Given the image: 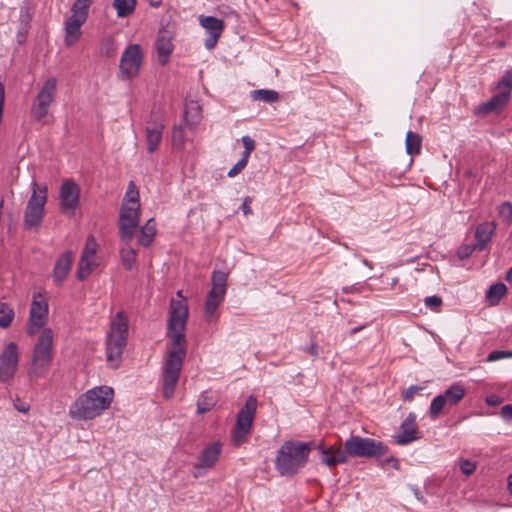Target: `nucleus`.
<instances>
[{
	"label": "nucleus",
	"instance_id": "58836bf2",
	"mask_svg": "<svg viewBox=\"0 0 512 512\" xmlns=\"http://www.w3.org/2000/svg\"><path fill=\"white\" fill-rule=\"evenodd\" d=\"M122 204L140 205L139 191L133 181H130L128 185Z\"/></svg>",
	"mask_w": 512,
	"mask_h": 512
},
{
	"label": "nucleus",
	"instance_id": "72a5a7b5",
	"mask_svg": "<svg viewBox=\"0 0 512 512\" xmlns=\"http://www.w3.org/2000/svg\"><path fill=\"white\" fill-rule=\"evenodd\" d=\"M117 52V45L114 37L107 35L102 38L99 45V53L103 57H114Z\"/></svg>",
	"mask_w": 512,
	"mask_h": 512
},
{
	"label": "nucleus",
	"instance_id": "79ce46f5",
	"mask_svg": "<svg viewBox=\"0 0 512 512\" xmlns=\"http://www.w3.org/2000/svg\"><path fill=\"white\" fill-rule=\"evenodd\" d=\"M97 247L95 239L92 236L88 237L81 256H95Z\"/></svg>",
	"mask_w": 512,
	"mask_h": 512
},
{
	"label": "nucleus",
	"instance_id": "ddd939ff",
	"mask_svg": "<svg viewBox=\"0 0 512 512\" xmlns=\"http://www.w3.org/2000/svg\"><path fill=\"white\" fill-rule=\"evenodd\" d=\"M19 363V349L15 342L8 343L0 354V382L10 381L16 374Z\"/></svg>",
	"mask_w": 512,
	"mask_h": 512
},
{
	"label": "nucleus",
	"instance_id": "9b49d317",
	"mask_svg": "<svg viewBox=\"0 0 512 512\" xmlns=\"http://www.w3.org/2000/svg\"><path fill=\"white\" fill-rule=\"evenodd\" d=\"M139 220L140 205L122 204L119 214V234L121 240L126 244L133 240Z\"/></svg>",
	"mask_w": 512,
	"mask_h": 512
},
{
	"label": "nucleus",
	"instance_id": "9d476101",
	"mask_svg": "<svg viewBox=\"0 0 512 512\" xmlns=\"http://www.w3.org/2000/svg\"><path fill=\"white\" fill-rule=\"evenodd\" d=\"M257 400L250 396L237 414L235 427L232 431V441L236 446L241 445L249 434L255 417Z\"/></svg>",
	"mask_w": 512,
	"mask_h": 512
},
{
	"label": "nucleus",
	"instance_id": "1a4fd4ad",
	"mask_svg": "<svg viewBox=\"0 0 512 512\" xmlns=\"http://www.w3.org/2000/svg\"><path fill=\"white\" fill-rule=\"evenodd\" d=\"M144 60V53L139 44H130L123 51L119 63V77L131 80L138 76Z\"/></svg>",
	"mask_w": 512,
	"mask_h": 512
},
{
	"label": "nucleus",
	"instance_id": "c85d7f7f",
	"mask_svg": "<svg viewBox=\"0 0 512 512\" xmlns=\"http://www.w3.org/2000/svg\"><path fill=\"white\" fill-rule=\"evenodd\" d=\"M99 264L98 258H80L76 271L77 278L86 279Z\"/></svg>",
	"mask_w": 512,
	"mask_h": 512
},
{
	"label": "nucleus",
	"instance_id": "aec40b11",
	"mask_svg": "<svg viewBox=\"0 0 512 512\" xmlns=\"http://www.w3.org/2000/svg\"><path fill=\"white\" fill-rule=\"evenodd\" d=\"M395 439L399 445H406V444L418 439L415 414L410 413L407 416V418L401 424L400 433L397 436H395Z\"/></svg>",
	"mask_w": 512,
	"mask_h": 512
},
{
	"label": "nucleus",
	"instance_id": "f3484780",
	"mask_svg": "<svg viewBox=\"0 0 512 512\" xmlns=\"http://www.w3.org/2000/svg\"><path fill=\"white\" fill-rule=\"evenodd\" d=\"M318 450L320 452L321 463L329 468H334L338 464H344L348 461L346 452L339 443L333 444L329 447L319 444Z\"/></svg>",
	"mask_w": 512,
	"mask_h": 512
},
{
	"label": "nucleus",
	"instance_id": "4be33fe9",
	"mask_svg": "<svg viewBox=\"0 0 512 512\" xmlns=\"http://www.w3.org/2000/svg\"><path fill=\"white\" fill-rule=\"evenodd\" d=\"M222 450V444L219 441L207 445L201 453L199 462L196 465L199 468H210L217 462Z\"/></svg>",
	"mask_w": 512,
	"mask_h": 512
},
{
	"label": "nucleus",
	"instance_id": "a211bd4d",
	"mask_svg": "<svg viewBox=\"0 0 512 512\" xmlns=\"http://www.w3.org/2000/svg\"><path fill=\"white\" fill-rule=\"evenodd\" d=\"M164 130V124L162 120L156 118V119H150L146 124V143H147V149L150 153H153L157 150L161 139H162V133Z\"/></svg>",
	"mask_w": 512,
	"mask_h": 512
},
{
	"label": "nucleus",
	"instance_id": "a18cd8bd",
	"mask_svg": "<svg viewBox=\"0 0 512 512\" xmlns=\"http://www.w3.org/2000/svg\"><path fill=\"white\" fill-rule=\"evenodd\" d=\"M499 214L500 216L506 220L511 221L512 220V204L510 202H503L499 207Z\"/></svg>",
	"mask_w": 512,
	"mask_h": 512
},
{
	"label": "nucleus",
	"instance_id": "5701e85b",
	"mask_svg": "<svg viewBox=\"0 0 512 512\" xmlns=\"http://www.w3.org/2000/svg\"><path fill=\"white\" fill-rule=\"evenodd\" d=\"M226 292L211 288L205 301L204 316L211 320L216 316L220 304L223 302Z\"/></svg>",
	"mask_w": 512,
	"mask_h": 512
},
{
	"label": "nucleus",
	"instance_id": "dca6fc26",
	"mask_svg": "<svg viewBox=\"0 0 512 512\" xmlns=\"http://www.w3.org/2000/svg\"><path fill=\"white\" fill-rule=\"evenodd\" d=\"M199 23L208 33V37L205 39L204 45L208 50H211L216 46L223 33L224 22L223 20L213 16L201 15L199 17Z\"/></svg>",
	"mask_w": 512,
	"mask_h": 512
},
{
	"label": "nucleus",
	"instance_id": "f704fd0d",
	"mask_svg": "<svg viewBox=\"0 0 512 512\" xmlns=\"http://www.w3.org/2000/svg\"><path fill=\"white\" fill-rule=\"evenodd\" d=\"M113 6L117 11L118 17H126L133 13L136 0H114Z\"/></svg>",
	"mask_w": 512,
	"mask_h": 512
},
{
	"label": "nucleus",
	"instance_id": "f03ea898",
	"mask_svg": "<svg viewBox=\"0 0 512 512\" xmlns=\"http://www.w3.org/2000/svg\"><path fill=\"white\" fill-rule=\"evenodd\" d=\"M114 398L113 388L96 386L77 397L69 408L74 420H93L109 408Z\"/></svg>",
	"mask_w": 512,
	"mask_h": 512
},
{
	"label": "nucleus",
	"instance_id": "20e7f679",
	"mask_svg": "<svg viewBox=\"0 0 512 512\" xmlns=\"http://www.w3.org/2000/svg\"><path fill=\"white\" fill-rule=\"evenodd\" d=\"M53 360V332L43 329L34 345L28 375L30 379H39L46 376Z\"/></svg>",
	"mask_w": 512,
	"mask_h": 512
},
{
	"label": "nucleus",
	"instance_id": "e433bc0d",
	"mask_svg": "<svg viewBox=\"0 0 512 512\" xmlns=\"http://www.w3.org/2000/svg\"><path fill=\"white\" fill-rule=\"evenodd\" d=\"M278 93L274 90L259 89L251 92V98L254 101H263L266 103H274L278 100Z\"/></svg>",
	"mask_w": 512,
	"mask_h": 512
},
{
	"label": "nucleus",
	"instance_id": "6ab92c4d",
	"mask_svg": "<svg viewBox=\"0 0 512 512\" xmlns=\"http://www.w3.org/2000/svg\"><path fill=\"white\" fill-rule=\"evenodd\" d=\"M172 35L167 30H161L155 42V49L159 63L164 66L168 63L169 57L173 51Z\"/></svg>",
	"mask_w": 512,
	"mask_h": 512
},
{
	"label": "nucleus",
	"instance_id": "37998d69",
	"mask_svg": "<svg viewBox=\"0 0 512 512\" xmlns=\"http://www.w3.org/2000/svg\"><path fill=\"white\" fill-rule=\"evenodd\" d=\"M424 302L427 308L435 312H438L440 310V307L442 306V299L436 295L426 297Z\"/></svg>",
	"mask_w": 512,
	"mask_h": 512
},
{
	"label": "nucleus",
	"instance_id": "338daca9",
	"mask_svg": "<svg viewBox=\"0 0 512 512\" xmlns=\"http://www.w3.org/2000/svg\"><path fill=\"white\" fill-rule=\"evenodd\" d=\"M162 0H150V4L153 7H158L161 4Z\"/></svg>",
	"mask_w": 512,
	"mask_h": 512
},
{
	"label": "nucleus",
	"instance_id": "052dcab7",
	"mask_svg": "<svg viewBox=\"0 0 512 512\" xmlns=\"http://www.w3.org/2000/svg\"><path fill=\"white\" fill-rule=\"evenodd\" d=\"M309 352L311 355L313 356H317L318 355V347L315 343H312L309 347Z\"/></svg>",
	"mask_w": 512,
	"mask_h": 512
},
{
	"label": "nucleus",
	"instance_id": "de8ad7c7",
	"mask_svg": "<svg viewBox=\"0 0 512 512\" xmlns=\"http://www.w3.org/2000/svg\"><path fill=\"white\" fill-rule=\"evenodd\" d=\"M421 390L419 386H410L403 392V400L411 401L414 396Z\"/></svg>",
	"mask_w": 512,
	"mask_h": 512
},
{
	"label": "nucleus",
	"instance_id": "7c9ffc66",
	"mask_svg": "<svg viewBox=\"0 0 512 512\" xmlns=\"http://www.w3.org/2000/svg\"><path fill=\"white\" fill-rule=\"evenodd\" d=\"M15 317L13 307L0 299V327L7 329L11 326Z\"/></svg>",
	"mask_w": 512,
	"mask_h": 512
},
{
	"label": "nucleus",
	"instance_id": "412c9836",
	"mask_svg": "<svg viewBox=\"0 0 512 512\" xmlns=\"http://www.w3.org/2000/svg\"><path fill=\"white\" fill-rule=\"evenodd\" d=\"M510 98V90L500 92L494 95L490 100L480 105L476 112L478 114H489L492 112H498L506 106Z\"/></svg>",
	"mask_w": 512,
	"mask_h": 512
},
{
	"label": "nucleus",
	"instance_id": "5fc2aeb1",
	"mask_svg": "<svg viewBox=\"0 0 512 512\" xmlns=\"http://www.w3.org/2000/svg\"><path fill=\"white\" fill-rule=\"evenodd\" d=\"M213 404L212 403H206V402H202V401H198L197 403V410L199 413H205L207 411H209L211 408H212Z\"/></svg>",
	"mask_w": 512,
	"mask_h": 512
},
{
	"label": "nucleus",
	"instance_id": "393cba45",
	"mask_svg": "<svg viewBox=\"0 0 512 512\" xmlns=\"http://www.w3.org/2000/svg\"><path fill=\"white\" fill-rule=\"evenodd\" d=\"M184 119L190 128H195L202 119V107L197 101H189L185 105Z\"/></svg>",
	"mask_w": 512,
	"mask_h": 512
},
{
	"label": "nucleus",
	"instance_id": "c9c22d12",
	"mask_svg": "<svg viewBox=\"0 0 512 512\" xmlns=\"http://www.w3.org/2000/svg\"><path fill=\"white\" fill-rule=\"evenodd\" d=\"M228 271L222 269H215L212 273V287L217 290L226 292L227 289Z\"/></svg>",
	"mask_w": 512,
	"mask_h": 512
},
{
	"label": "nucleus",
	"instance_id": "864d4df0",
	"mask_svg": "<svg viewBox=\"0 0 512 512\" xmlns=\"http://www.w3.org/2000/svg\"><path fill=\"white\" fill-rule=\"evenodd\" d=\"M242 143L245 150L252 152L255 148V141L249 136L242 137Z\"/></svg>",
	"mask_w": 512,
	"mask_h": 512
},
{
	"label": "nucleus",
	"instance_id": "69168bd1",
	"mask_svg": "<svg viewBox=\"0 0 512 512\" xmlns=\"http://www.w3.org/2000/svg\"><path fill=\"white\" fill-rule=\"evenodd\" d=\"M506 280H507L509 283H512V267H511V268L508 270V272H507Z\"/></svg>",
	"mask_w": 512,
	"mask_h": 512
},
{
	"label": "nucleus",
	"instance_id": "c756f323",
	"mask_svg": "<svg viewBox=\"0 0 512 512\" xmlns=\"http://www.w3.org/2000/svg\"><path fill=\"white\" fill-rule=\"evenodd\" d=\"M49 110L50 108L47 105L35 97L30 106V117L35 122H43L44 119L48 116Z\"/></svg>",
	"mask_w": 512,
	"mask_h": 512
},
{
	"label": "nucleus",
	"instance_id": "a19ab883",
	"mask_svg": "<svg viewBox=\"0 0 512 512\" xmlns=\"http://www.w3.org/2000/svg\"><path fill=\"white\" fill-rule=\"evenodd\" d=\"M185 143V132L181 126H175L172 131V145L176 148H182Z\"/></svg>",
	"mask_w": 512,
	"mask_h": 512
},
{
	"label": "nucleus",
	"instance_id": "0eeeda50",
	"mask_svg": "<svg viewBox=\"0 0 512 512\" xmlns=\"http://www.w3.org/2000/svg\"><path fill=\"white\" fill-rule=\"evenodd\" d=\"M387 447L379 441L360 436H351L344 443L346 455L353 457H380L387 453Z\"/></svg>",
	"mask_w": 512,
	"mask_h": 512
},
{
	"label": "nucleus",
	"instance_id": "49530a36",
	"mask_svg": "<svg viewBox=\"0 0 512 512\" xmlns=\"http://www.w3.org/2000/svg\"><path fill=\"white\" fill-rule=\"evenodd\" d=\"M460 469L463 474L469 476L476 470V463L467 459L462 460L460 462Z\"/></svg>",
	"mask_w": 512,
	"mask_h": 512
},
{
	"label": "nucleus",
	"instance_id": "4c0bfd02",
	"mask_svg": "<svg viewBox=\"0 0 512 512\" xmlns=\"http://www.w3.org/2000/svg\"><path fill=\"white\" fill-rule=\"evenodd\" d=\"M276 467L281 475L288 474V442L284 443L278 452Z\"/></svg>",
	"mask_w": 512,
	"mask_h": 512
},
{
	"label": "nucleus",
	"instance_id": "473e14b6",
	"mask_svg": "<svg viewBox=\"0 0 512 512\" xmlns=\"http://www.w3.org/2000/svg\"><path fill=\"white\" fill-rule=\"evenodd\" d=\"M506 292L507 288L503 283L493 284L486 293V299L491 305H497Z\"/></svg>",
	"mask_w": 512,
	"mask_h": 512
},
{
	"label": "nucleus",
	"instance_id": "f257e3e1",
	"mask_svg": "<svg viewBox=\"0 0 512 512\" xmlns=\"http://www.w3.org/2000/svg\"><path fill=\"white\" fill-rule=\"evenodd\" d=\"M176 295L179 299L172 298L170 301L167 331L173 348L169 351L163 367V396L166 399L174 394L186 356L185 329L189 310L182 290L177 291Z\"/></svg>",
	"mask_w": 512,
	"mask_h": 512
},
{
	"label": "nucleus",
	"instance_id": "8fccbe9b",
	"mask_svg": "<svg viewBox=\"0 0 512 512\" xmlns=\"http://www.w3.org/2000/svg\"><path fill=\"white\" fill-rule=\"evenodd\" d=\"M499 86H504L506 88H512V70L506 71L499 82Z\"/></svg>",
	"mask_w": 512,
	"mask_h": 512
},
{
	"label": "nucleus",
	"instance_id": "b1692460",
	"mask_svg": "<svg viewBox=\"0 0 512 512\" xmlns=\"http://www.w3.org/2000/svg\"><path fill=\"white\" fill-rule=\"evenodd\" d=\"M56 93L57 79L55 77H50L45 80V82L42 84L35 97H37L38 100L43 102L49 108H51V106L55 102Z\"/></svg>",
	"mask_w": 512,
	"mask_h": 512
},
{
	"label": "nucleus",
	"instance_id": "4d7b16f0",
	"mask_svg": "<svg viewBox=\"0 0 512 512\" xmlns=\"http://www.w3.org/2000/svg\"><path fill=\"white\" fill-rule=\"evenodd\" d=\"M136 258H122V265L125 269L131 270L135 264Z\"/></svg>",
	"mask_w": 512,
	"mask_h": 512
},
{
	"label": "nucleus",
	"instance_id": "39448f33",
	"mask_svg": "<svg viewBox=\"0 0 512 512\" xmlns=\"http://www.w3.org/2000/svg\"><path fill=\"white\" fill-rule=\"evenodd\" d=\"M93 0H75L71 7V15L64 23V44L66 47L75 45L82 36L81 27L87 21L89 8Z\"/></svg>",
	"mask_w": 512,
	"mask_h": 512
},
{
	"label": "nucleus",
	"instance_id": "0e129e2a",
	"mask_svg": "<svg viewBox=\"0 0 512 512\" xmlns=\"http://www.w3.org/2000/svg\"><path fill=\"white\" fill-rule=\"evenodd\" d=\"M507 489L512 494V475L508 477Z\"/></svg>",
	"mask_w": 512,
	"mask_h": 512
},
{
	"label": "nucleus",
	"instance_id": "6e6d98bb",
	"mask_svg": "<svg viewBox=\"0 0 512 512\" xmlns=\"http://www.w3.org/2000/svg\"><path fill=\"white\" fill-rule=\"evenodd\" d=\"M486 403L489 406H496L501 403V398L498 395L493 394L486 398Z\"/></svg>",
	"mask_w": 512,
	"mask_h": 512
},
{
	"label": "nucleus",
	"instance_id": "e2e57ef3",
	"mask_svg": "<svg viewBox=\"0 0 512 512\" xmlns=\"http://www.w3.org/2000/svg\"><path fill=\"white\" fill-rule=\"evenodd\" d=\"M388 463H391L394 468H398V460L397 459L391 457L390 459H388Z\"/></svg>",
	"mask_w": 512,
	"mask_h": 512
},
{
	"label": "nucleus",
	"instance_id": "ea45409f",
	"mask_svg": "<svg viewBox=\"0 0 512 512\" xmlns=\"http://www.w3.org/2000/svg\"><path fill=\"white\" fill-rule=\"evenodd\" d=\"M447 405L446 401L444 400L443 396L440 394L436 396L430 405V417L431 419H436L440 413L442 412L443 408Z\"/></svg>",
	"mask_w": 512,
	"mask_h": 512
},
{
	"label": "nucleus",
	"instance_id": "774afa93",
	"mask_svg": "<svg viewBox=\"0 0 512 512\" xmlns=\"http://www.w3.org/2000/svg\"><path fill=\"white\" fill-rule=\"evenodd\" d=\"M62 256H65V257L72 256V252L71 251H65Z\"/></svg>",
	"mask_w": 512,
	"mask_h": 512
},
{
	"label": "nucleus",
	"instance_id": "423d86ee",
	"mask_svg": "<svg viewBox=\"0 0 512 512\" xmlns=\"http://www.w3.org/2000/svg\"><path fill=\"white\" fill-rule=\"evenodd\" d=\"M47 186L32 182V193L24 211V225L27 229H38L42 223L47 202Z\"/></svg>",
	"mask_w": 512,
	"mask_h": 512
},
{
	"label": "nucleus",
	"instance_id": "13d9d810",
	"mask_svg": "<svg viewBox=\"0 0 512 512\" xmlns=\"http://www.w3.org/2000/svg\"><path fill=\"white\" fill-rule=\"evenodd\" d=\"M15 408H16L19 412L27 413V412H28V410H29V405H28V404H26V403L15 404Z\"/></svg>",
	"mask_w": 512,
	"mask_h": 512
},
{
	"label": "nucleus",
	"instance_id": "6e6552de",
	"mask_svg": "<svg viewBox=\"0 0 512 512\" xmlns=\"http://www.w3.org/2000/svg\"><path fill=\"white\" fill-rule=\"evenodd\" d=\"M48 296L43 289L34 290L27 323V333L36 334L48 320Z\"/></svg>",
	"mask_w": 512,
	"mask_h": 512
},
{
	"label": "nucleus",
	"instance_id": "cd10ccee",
	"mask_svg": "<svg viewBox=\"0 0 512 512\" xmlns=\"http://www.w3.org/2000/svg\"><path fill=\"white\" fill-rule=\"evenodd\" d=\"M446 401L447 405L453 406L458 404L465 396V389L459 383L451 385L448 389L441 394Z\"/></svg>",
	"mask_w": 512,
	"mask_h": 512
},
{
	"label": "nucleus",
	"instance_id": "2eb2a0df",
	"mask_svg": "<svg viewBox=\"0 0 512 512\" xmlns=\"http://www.w3.org/2000/svg\"><path fill=\"white\" fill-rule=\"evenodd\" d=\"M313 444L314 442L290 440V474L297 473L306 465Z\"/></svg>",
	"mask_w": 512,
	"mask_h": 512
},
{
	"label": "nucleus",
	"instance_id": "680f3d73",
	"mask_svg": "<svg viewBox=\"0 0 512 512\" xmlns=\"http://www.w3.org/2000/svg\"><path fill=\"white\" fill-rule=\"evenodd\" d=\"M250 154H251V152L249 150L244 149V152L242 153V157L240 160H244L245 163H248Z\"/></svg>",
	"mask_w": 512,
	"mask_h": 512
},
{
	"label": "nucleus",
	"instance_id": "603ef678",
	"mask_svg": "<svg viewBox=\"0 0 512 512\" xmlns=\"http://www.w3.org/2000/svg\"><path fill=\"white\" fill-rule=\"evenodd\" d=\"M251 203H252V199L249 196L245 197V199L241 205V210L245 216L252 214Z\"/></svg>",
	"mask_w": 512,
	"mask_h": 512
},
{
	"label": "nucleus",
	"instance_id": "4468645a",
	"mask_svg": "<svg viewBox=\"0 0 512 512\" xmlns=\"http://www.w3.org/2000/svg\"><path fill=\"white\" fill-rule=\"evenodd\" d=\"M80 189L71 179L63 181L59 190L60 210L63 214L72 217L79 205Z\"/></svg>",
	"mask_w": 512,
	"mask_h": 512
},
{
	"label": "nucleus",
	"instance_id": "3c124183",
	"mask_svg": "<svg viewBox=\"0 0 512 512\" xmlns=\"http://www.w3.org/2000/svg\"><path fill=\"white\" fill-rule=\"evenodd\" d=\"M500 414L506 422H512V405H510V404L504 405L501 408Z\"/></svg>",
	"mask_w": 512,
	"mask_h": 512
},
{
	"label": "nucleus",
	"instance_id": "f8f14e48",
	"mask_svg": "<svg viewBox=\"0 0 512 512\" xmlns=\"http://www.w3.org/2000/svg\"><path fill=\"white\" fill-rule=\"evenodd\" d=\"M493 222H484L479 224L475 230V240L470 244H464L458 251L457 256H470L473 252H482L491 241L495 231Z\"/></svg>",
	"mask_w": 512,
	"mask_h": 512
},
{
	"label": "nucleus",
	"instance_id": "bf43d9fd",
	"mask_svg": "<svg viewBox=\"0 0 512 512\" xmlns=\"http://www.w3.org/2000/svg\"><path fill=\"white\" fill-rule=\"evenodd\" d=\"M366 327V324L357 326L349 331V336H353Z\"/></svg>",
	"mask_w": 512,
	"mask_h": 512
},
{
	"label": "nucleus",
	"instance_id": "c03bdc74",
	"mask_svg": "<svg viewBox=\"0 0 512 512\" xmlns=\"http://www.w3.org/2000/svg\"><path fill=\"white\" fill-rule=\"evenodd\" d=\"M511 357H512V352L509 350H494L488 355L487 361L494 362V361H498V360H501L504 358H511Z\"/></svg>",
	"mask_w": 512,
	"mask_h": 512
},
{
	"label": "nucleus",
	"instance_id": "a878e982",
	"mask_svg": "<svg viewBox=\"0 0 512 512\" xmlns=\"http://www.w3.org/2000/svg\"><path fill=\"white\" fill-rule=\"evenodd\" d=\"M72 267L71 258H58L53 269V280L60 286L64 282Z\"/></svg>",
	"mask_w": 512,
	"mask_h": 512
},
{
	"label": "nucleus",
	"instance_id": "2f4dec72",
	"mask_svg": "<svg viewBox=\"0 0 512 512\" xmlns=\"http://www.w3.org/2000/svg\"><path fill=\"white\" fill-rule=\"evenodd\" d=\"M405 144L407 154L417 155L421 151L422 138L419 134L408 131Z\"/></svg>",
	"mask_w": 512,
	"mask_h": 512
},
{
	"label": "nucleus",
	"instance_id": "bb28decb",
	"mask_svg": "<svg viewBox=\"0 0 512 512\" xmlns=\"http://www.w3.org/2000/svg\"><path fill=\"white\" fill-rule=\"evenodd\" d=\"M156 235V222L153 218L149 219L144 226L140 229L138 236V244L143 247H148Z\"/></svg>",
	"mask_w": 512,
	"mask_h": 512
},
{
	"label": "nucleus",
	"instance_id": "09e8293b",
	"mask_svg": "<svg viewBox=\"0 0 512 512\" xmlns=\"http://www.w3.org/2000/svg\"><path fill=\"white\" fill-rule=\"evenodd\" d=\"M247 163L244 162V160H239L229 171H228V177H235L238 175L245 167Z\"/></svg>",
	"mask_w": 512,
	"mask_h": 512
},
{
	"label": "nucleus",
	"instance_id": "7ed1b4c3",
	"mask_svg": "<svg viewBox=\"0 0 512 512\" xmlns=\"http://www.w3.org/2000/svg\"><path fill=\"white\" fill-rule=\"evenodd\" d=\"M127 338L128 318L125 312L119 311L112 319L106 337V362L110 368L116 369L120 366Z\"/></svg>",
	"mask_w": 512,
	"mask_h": 512
}]
</instances>
